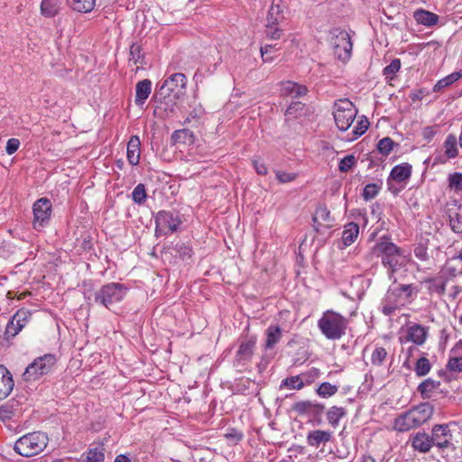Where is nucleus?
Returning <instances> with one entry per match:
<instances>
[{
  "label": "nucleus",
  "instance_id": "obj_43",
  "mask_svg": "<svg viewBox=\"0 0 462 462\" xmlns=\"http://www.w3.org/2000/svg\"><path fill=\"white\" fill-rule=\"evenodd\" d=\"M316 403L311 401H300L292 404L291 410L300 416L306 415L310 413Z\"/></svg>",
  "mask_w": 462,
  "mask_h": 462
},
{
  "label": "nucleus",
  "instance_id": "obj_26",
  "mask_svg": "<svg viewBox=\"0 0 462 462\" xmlns=\"http://www.w3.org/2000/svg\"><path fill=\"white\" fill-rule=\"evenodd\" d=\"M141 142L137 135H133L127 143V160L129 163L135 166L140 161Z\"/></svg>",
  "mask_w": 462,
  "mask_h": 462
},
{
  "label": "nucleus",
  "instance_id": "obj_8",
  "mask_svg": "<svg viewBox=\"0 0 462 462\" xmlns=\"http://www.w3.org/2000/svg\"><path fill=\"white\" fill-rule=\"evenodd\" d=\"M357 110L348 99H341L334 104V120L339 131H346L354 122Z\"/></svg>",
  "mask_w": 462,
  "mask_h": 462
},
{
  "label": "nucleus",
  "instance_id": "obj_45",
  "mask_svg": "<svg viewBox=\"0 0 462 462\" xmlns=\"http://www.w3.org/2000/svg\"><path fill=\"white\" fill-rule=\"evenodd\" d=\"M448 188L455 193H462V172H453L448 177Z\"/></svg>",
  "mask_w": 462,
  "mask_h": 462
},
{
  "label": "nucleus",
  "instance_id": "obj_41",
  "mask_svg": "<svg viewBox=\"0 0 462 462\" xmlns=\"http://www.w3.org/2000/svg\"><path fill=\"white\" fill-rule=\"evenodd\" d=\"M338 391V386L336 384H331L328 382H324L319 384L317 388L316 393L319 397L322 398H329L336 394Z\"/></svg>",
  "mask_w": 462,
  "mask_h": 462
},
{
  "label": "nucleus",
  "instance_id": "obj_63",
  "mask_svg": "<svg viewBox=\"0 0 462 462\" xmlns=\"http://www.w3.org/2000/svg\"><path fill=\"white\" fill-rule=\"evenodd\" d=\"M319 369L312 367L308 373L302 374V376L305 378L306 383L310 384L313 380L319 375Z\"/></svg>",
  "mask_w": 462,
  "mask_h": 462
},
{
  "label": "nucleus",
  "instance_id": "obj_18",
  "mask_svg": "<svg viewBox=\"0 0 462 462\" xmlns=\"http://www.w3.org/2000/svg\"><path fill=\"white\" fill-rule=\"evenodd\" d=\"M14 380L11 373L0 365V401L5 399L14 389Z\"/></svg>",
  "mask_w": 462,
  "mask_h": 462
},
{
  "label": "nucleus",
  "instance_id": "obj_22",
  "mask_svg": "<svg viewBox=\"0 0 462 462\" xmlns=\"http://www.w3.org/2000/svg\"><path fill=\"white\" fill-rule=\"evenodd\" d=\"M428 336V330L420 324H413L407 329V339L418 346L425 343Z\"/></svg>",
  "mask_w": 462,
  "mask_h": 462
},
{
  "label": "nucleus",
  "instance_id": "obj_37",
  "mask_svg": "<svg viewBox=\"0 0 462 462\" xmlns=\"http://www.w3.org/2000/svg\"><path fill=\"white\" fill-rule=\"evenodd\" d=\"M303 378L302 374L286 377L282 381L281 388L286 387L291 390H300L307 384Z\"/></svg>",
  "mask_w": 462,
  "mask_h": 462
},
{
  "label": "nucleus",
  "instance_id": "obj_48",
  "mask_svg": "<svg viewBox=\"0 0 462 462\" xmlns=\"http://www.w3.org/2000/svg\"><path fill=\"white\" fill-rule=\"evenodd\" d=\"M144 56L142 53L141 46L137 43H133L130 46V58L129 62H133L134 65H143Z\"/></svg>",
  "mask_w": 462,
  "mask_h": 462
},
{
  "label": "nucleus",
  "instance_id": "obj_11",
  "mask_svg": "<svg viewBox=\"0 0 462 462\" xmlns=\"http://www.w3.org/2000/svg\"><path fill=\"white\" fill-rule=\"evenodd\" d=\"M335 54L337 59L346 61L348 60L352 49L353 43L351 42L349 34L346 31H339L332 41Z\"/></svg>",
  "mask_w": 462,
  "mask_h": 462
},
{
  "label": "nucleus",
  "instance_id": "obj_19",
  "mask_svg": "<svg viewBox=\"0 0 462 462\" xmlns=\"http://www.w3.org/2000/svg\"><path fill=\"white\" fill-rule=\"evenodd\" d=\"M419 426L427 422L433 414V406L430 402H423L410 410Z\"/></svg>",
  "mask_w": 462,
  "mask_h": 462
},
{
  "label": "nucleus",
  "instance_id": "obj_7",
  "mask_svg": "<svg viewBox=\"0 0 462 462\" xmlns=\"http://www.w3.org/2000/svg\"><path fill=\"white\" fill-rule=\"evenodd\" d=\"M57 362L52 354H45L35 358L25 369L23 379L25 382H35L42 376L48 374Z\"/></svg>",
  "mask_w": 462,
  "mask_h": 462
},
{
  "label": "nucleus",
  "instance_id": "obj_28",
  "mask_svg": "<svg viewBox=\"0 0 462 462\" xmlns=\"http://www.w3.org/2000/svg\"><path fill=\"white\" fill-rule=\"evenodd\" d=\"M359 226L355 222H349L344 226L342 232V243L345 247L351 245L358 237Z\"/></svg>",
  "mask_w": 462,
  "mask_h": 462
},
{
  "label": "nucleus",
  "instance_id": "obj_14",
  "mask_svg": "<svg viewBox=\"0 0 462 462\" xmlns=\"http://www.w3.org/2000/svg\"><path fill=\"white\" fill-rule=\"evenodd\" d=\"M411 176V165L408 162L401 163L394 166L387 180L388 189L393 193H397V190H393L391 187V180L397 182H406Z\"/></svg>",
  "mask_w": 462,
  "mask_h": 462
},
{
  "label": "nucleus",
  "instance_id": "obj_57",
  "mask_svg": "<svg viewBox=\"0 0 462 462\" xmlns=\"http://www.w3.org/2000/svg\"><path fill=\"white\" fill-rule=\"evenodd\" d=\"M447 368L453 372H462V357L459 356L450 357Z\"/></svg>",
  "mask_w": 462,
  "mask_h": 462
},
{
  "label": "nucleus",
  "instance_id": "obj_38",
  "mask_svg": "<svg viewBox=\"0 0 462 462\" xmlns=\"http://www.w3.org/2000/svg\"><path fill=\"white\" fill-rule=\"evenodd\" d=\"M264 34L269 40H279L284 34V31L282 28V24L265 23Z\"/></svg>",
  "mask_w": 462,
  "mask_h": 462
},
{
  "label": "nucleus",
  "instance_id": "obj_9",
  "mask_svg": "<svg viewBox=\"0 0 462 462\" xmlns=\"http://www.w3.org/2000/svg\"><path fill=\"white\" fill-rule=\"evenodd\" d=\"M180 224L181 220L178 214L160 210L155 216V236H162L172 234L179 229Z\"/></svg>",
  "mask_w": 462,
  "mask_h": 462
},
{
  "label": "nucleus",
  "instance_id": "obj_29",
  "mask_svg": "<svg viewBox=\"0 0 462 462\" xmlns=\"http://www.w3.org/2000/svg\"><path fill=\"white\" fill-rule=\"evenodd\" d=\"M328 424L334 429L339 425V420L346 416V410L344 407L331 406L326 412Z\"/></svg>",
  "mask_w": 462,
  "mask_h": 462
},
{
  "label": "nucleus",
  "instance_id": "obj_6",
  "mask_svg": "<svg viewBox=\"0 0 462 462\" xmlns=\"http://www.w3.org/2000/svg\"><path fill=\"white\" fill-rule=\"evenodd\" d=\"M49 437L42 431H32L20 437L14 445V450L20 456L31 457L42 453L47 447Z\"/></svg>",
  "mask_w": 462,
  "mask_h": 462
},
{
  "label": "nucleus",
  "instance_id": "obj_15",
  "mask_svg": "<svg viewBox=\"0 0 462 462\" xmlns=\"http://www.w3.org/2000/svg\"><path fill=\"white\" fill-rule=\"evenodd\" d=\"M286 5L282 0H273L266 16V23L273 24H282L285 21Z\"/></svg>",
  "mask_w": 462,
  "mask_h": 462
},
{
  "label": "nucleus",
  "instance_id": "obj_31",
  "mask_svg": "<svg viewBox=\"0 0 462 462\" xmlns=\"http://www.w3.org/2000/svg\"><path fill=\"white\" fill-rule=\"evenodd\" d=\"M102 446L88 448L82 454V462H105V453Z\"/></svg>",
  "mask_w": 462,
  "mask_h": 462
},
{
  "label": "nucleus",
  "instance_id": "obj_55",
  "mask_svg": "<svg viewBox=\"0 0 462 462\" xmlns=\"http://www.w3.org/2000/svg\"><path fill=\"white\" fill-rule=\"evenodd\" d=\"M356 163V160L353 154L346 155L339 162L338 170L341 172H347L355 166Z\"/></svg>",
  "mask_w": 462,
  "mask_h": 462
},
{
  "label": "nucleus",
  "instance_id": "obj_47",
  "mask_svg": "<svg viewBox=\"0 0 462 462\" xmlns=\"http://www.w3.org/2000/svg\"><path fill=\"white\" fill-rule=\"evenodd\" d=\"M23 329V325L19 324V326L15 323L14 319L12 318L6 327L5 330L4 332V339L6 341H9L10 339L14 338L18 333Z\"/></svg>",
  "mask_w": 462,
  "mask_h": 462
},
{
  "label": "nucleus",
  "instance_id": "obj_64",
  "mask_svg": "<svg viewBox=\"0 0 462 462\" xmlns=\"http://www.w3.org/2000/svg\"><path fill=\"white\" fill-rule=\"evenodd\" d=\"M414 254L418 259L421 261H426L429 258L427 248L421 245L415 247Z\"/></svg>",
  "mask_w": 462,
  "mask_h": 462
},
{
  "label": "nucleus",
  "instance_id": "obj_56",
  "mask_svg": "<svg viewBox=\"0 0 462 462\" xmlns=\"http://www.w3.org/2000/svg\"><path fill=\"white\" fill-rule=\"evenodd\" d=\"M444 275L446 276V281L448 279H452L457 277V275L462 274V266L457 267L456 265H452L450 263H448L445 268L442 270Z\"/></svg>",
  "mask_w": 462,
  "mask_h": 462
},
{
  "label": "nucleus",
  "instance_id": "obj_2",
  "mask_svg": "<svg viewBox=\"0 0 462 462\" xmlns=\"http://www.w3.org/2000/svg\"><path fill=\"white\" fill-rule=\"evenodd\" d=\"M372 252L375 256L381 257L382 264L387 269L390 279L394 277V274L408 263L403 250L393 243L386 236H382L375 243Z\"/></svg>",
  "mask_w": 462,
  "mask_h": 462
},
{
  "label": "nucleus",
  "instance_id": "obj_12",
  "mask_svg": "<svg viewBox=\"0 0 462 462\" xmlns=\"http://www.w3.org/2000/svg\"><path fill=\"white\" fill-rule=\"evenodd\" d=\"M257 337L253 335L244 338L236 353L235 363L239 365H245L251 361L256 346Z\"/></svg>",
  "mask_w": 462,
  "mask_h": 462
},
{
  "label": "nucleus",
  "instance_id": "obj_36",
  "mask_svg": "<svg viewBox=\"0 0 462 462\" xmlns=\"http://www.w3.org/2000/svg\"><path fill=\"white\" fill-rule=\"evenodd\" d=\"M425 283L429 284L428 291L430 294L437 293L443 295L446 291L447 281L440 278H427L424 280Z\"/></svg>",
  "mask_w": 462,
  "mask_h": 462
},
{
  "label": "nucleus",
  "instance_id": "obj_53",
  "mask_svg": "<svg viewBox=\"0 0 462 462\" xmlns=\"http://www.w3.org/2000/svg\"><path fill=\"white\" fill-rule=\"evenodd\" d=\"M395 145L397 144L393 141L392 138L384 137L378 142L377 150L383 155L387 156L390 154Z\"/></svg>",
  "mask_w": 462,
  "mask_h": 462
},
{
  "label": "nucleus",
  "instance_id": "obj_4",
  "mask_svg": "<svg viewBox=\"0 0 462 462\" xmlns=\"http://www.w3.org/2000/svg\"><path fill=\"white\" fill-rule=\"evenodd\" d=\"M128 291L129 288L125 284L112 282L102 285L91 295L85 293V299L87 301L93 300L95 304L110 310L111 306L125 299Z\"/></svg>",
  "mask_w": 462,
  "mask_h": 462
},
{
  "label": "nucleus",
  "instance_id": "obj_20",
  "mask_svg": "<svg viewBox=\"0 0 462 462\" xmlns=\"http://www.w3.org/2000/svg\"><path fill=\"white\" fill-rule=\"evenodd\" d=\"M393 427L396 430L403 432L417 428L419 425L409 410L395 419Z\"/></svg>",
  "mask_w": 462,
  "mask_h": 462
},
{
  "label": "nucleus",
  "instance_id": "obj_60",
  "mask_svg": "<svg viewBox=\"0 0 462 462\" xmlns=\"http://www.w3.org/2000/svg\"><path fill=\"white\" fill-rule=\"evenodd\" d=\"M20 147V141L17 138H11L7 141L5 152L7 154H14Z\"/></svg>",
  "mask_w": 462,
  "mask_h": 462
},
{
  "label": "nucleus",
  "instance_id": "obj_10",
  "mask_svg": "<svg viewBox=\"0 0 462 462\" xmlns=\"http://www.w3.org/2000/svg\"><path fill=\"white\" fill-rule=\"evenodd\" d=\"M51 203L50 199L42 198L36 200L32 206L33 227L40 229L49 224L51 214Z\"/></svg>",
  "mask_w": 462,
  "mask_h": 462
},
{
  "label": "nucleus",
  "instance_id": "obj_62",
  "mask_svg": "<svg viewBox=\"0 0 462 462\" xmlns=\"http://www.w3.org/2000/svg\"><path fill=\"white\" fill-rule=\"evenodd\" d=\"M243 436V433L236 429H229L227 432L225 434V437L227 439H231L235 442L242 440Z\"/></svg>",
  "mask_w": 462,
  "mask_h": 462
},
{
  "label": "nucleus",
  "instance_id": "obj_13",
  "mask_svg": "<svg viewBox=\"0 0 462 462\" xmlns=\"http://www.w3.org/2000/svg\"><path fill=\"white\" fill-rule=\"evenodd\" d=\"M432 440L439 448L444 449L454 446L451 443L452 434L448 424H438L432 428Z\"/></svg>",
  "mask_w": 462,
  "mask_h": 462
},
{
  "label": "nucleus",
  "instance_id": "obj_61",
  "mask_svg": "<svg viewBox=\"0 0 462 462\" xmlns=\"http://www.w3.org/2000/svg\"><path fill=\"white\" fill-rule=\"evenodd\" d=\"M277 49L275 48V45L265 44V45L262 46L261 49H260V51H261V55H262L263 60V61L272 60V58L271 57L269 58L267 55L269 53H273Z\"/></svg>",
  "mask_w": 462,
  "mask_h": 462
},
{
  "label": "nucleus",
  "instance_id": "obj_51",
  "mask_svg": "<svg viewBox=\"0 0 462 462\" xmlns=\"http://www.w3.org/2000/svg\"><path fill=\"white\" fill-rule=\"evenodd\" d=\"M132 199L134 202L138 205H143L145 202L147 194L145 186L143 183H139L135 186L132 192Z\"/></svg>",
  "mask_w": 462,
  "mask_h": 462
},
{
  "label": "nucleus",
  "instance_id": "obj_46",
  "mask_svg": "<svg viewBox=\"0 0 462 462\" xmlns=\"http://www.w3.org/2000/svg\"><path fill=\"white\" fill-rule=\"evenodd\" d=\"M382 189V185L378 183H368L365 186L362 197L365 201L374 199Z\"/></svg>",
  "mask_w": 462,
  "mask_h": 462
},
{
  "label": "nucleus",
  "instance_id": "obj_35",
  "mask_svg": "<svg viewBox=\"0 0 462 462\" xmlns=\"http://www.w3.org/2000/svg\"><path fill=\"white\" fill-rule=\"evenodd\" d=\"M460 78H462V69L452 72L451 74L438 80L433 87V91L439 92L446 88L447 87L452 85L454 82L457 81Z\"/></svg>",
  "mask_w": 462,
  "mask_h": 462
},
{
  "label": "nucleus",
  "instance_id": "obj_33",
  "mask_svg": "<svg viewBox=\"0 0 462 462\" xmlns=\"http://www.w3.org/2000/svg\"><path fill=\"white\" fill-rule=\"evenodd\" d=\"M447 159H454L458 155L457 139L454 134H448L443 143Z\"/></svg>",
  "mask_w": 462,
  "mask_h": 462
},
{
  "label": "nucleus",
  "instance_id": "obj_21",
  "mask_svg": "<svg viewBox=\"0 0 462 462\" xmlns=\"http://www.w3.org/2000/svg\"><path fill=\"white\" fill-rule=\"evenodd\" d=\"M411 447L421 453L430 451L434 445L432 438L425 432H418L411 439Z\"/></svg>",
  "mask_w": 462,
  "mask_h": 462
},
{
  "label": "nucleus",
  "instance_id": "obj_23",
  "mask_svg": "<svg viewBox=\"0 0 462 462\" xmlns=\"http://www.w3.org/2000/svg\"><path fill=\"white\" fill-rule=\"evenodd\" d=\"M413 18L419 24L426 27H432L436 25L439 20V16L432 12L425 9H417L413 13Z\"/></svg>",
  "mask_w": 462,
  "mask_h": 462
},
{
  "label": "nucleus",
  "instance_id": "obj_44",
  "mask_svg": "<svg viewBox=\"0 0 462 462\" xmlns=\"http://www.w3.org/2000/svg\"><path fill=\"white\" fill-rule=\"evenodd\" d=\"M325 410V405L319 402H317L314 407L310 411L309 415L311 417L310 420L313 425L319 426L323 423L322 415Z\"/></svg>",
  "mask_w": 462,
  "mask_h": 462
},
{
  "label": "nucleus",
  "instance_id": "obj_49",
  "mask_svg": "<svg viewBox=\"0 0 462 462\" xmlns=\"http://www.w3.org/2000/svg\"><path fill=\"white\" fill-rule=\"evenodd\" d=\"M387 357V351L383 346H376L371 356L373 365L381 366Z\"/></svg>",
  "mask_w": 462,
  "mask_h": 462
},
{
  "label": "nucleus",
  "instance_id": "obj_50",
  "mask_svg": "<svg viewBox=\"0 0 462 462\" xmlns=\"http://www.w3.org/2000/svg\"><path fill=\"white\" fill-rule=\"evenodd\" d=\"M314 222L322 221L328 223V226H330V222H332V217L330 211L328 209L326 206H319L317 208L315 216L313 217Z\"/></svg>",
  "mask_w": 462,
  "mask_h": 462
},
{
  "label": "nucleus",
  "instance_id": "obj_58",
  "mask_svg": "<svg viewBox=\"0 0 462 462\" xmlns=\"http://www.w3.org/2000/svg\"><path fill=\"white\" fill-rule=\"evenodd\" d=\"M276 179L280 183H288L296 180L298 174L294 172H286L282 171H277L275 172Z\"/></svg>",
  "mask_w": 462,
  "mask_h": 462
},
{
  "label": "nucleus",
  "instance_id": "obj_30",
  "mask_svg": "<svg viewBox=\"0 0 462 462\" xmlns=\"http://www.w3.org/2000/svg\"><path fill=\"white\" fill-rule=\"evenodd\" d=\"M440 385L439 381H435L431 378H428L421 382L418 387L417 391L420 394L422 399H430L432 393L437 390Z\"/></svg>",
  "mask_w": 462,
  "mask_h": 462
},
{
  "label": "nucleus",
  "instance_id": "obj_25",
  "mask_svg": "<svg viewBox=\"0 0 462 462\" xmlns=\"http://www.w3.org/2000/svg\"><path fill=\"white\" fill-rule=\"evenodd\" d=\"M152 91V82L150 79H143L137 82L135 86V104L142 106L148 98Z\"/></svg>",
  "mask_w": 462,
  "mask_h": 462
},
{
  "label": "nucleus",
  "instance_id": "obj_32",
  "mask_svg": "<svg viewBox=\"0 0 462 462\" xmlns=\"http://www.w3.org/2000/svg\"><path fill=\"white\" fill-rule=\"evenodd\" d=\"M60 0H42L41 14L45 17H54L59 14Z\"/></svg>",
  "mask_w": 462,
  "mask_h": 462
},
{
  "label": "nucleus",
  "instance_id": "obj_27",
  "mask_svg": "<svg viewBox=\"0 0 462 462\" xmlns=\"http://www.w3.org/2000/svg\"><path fill=\"white\" fill-rule=\"evenodd\" d=\"M449 226L456 234H462V206H455L448 210Z\"/></svg>",
  "mask_w": 462,
  "mask_h": 462
},
{
  "label": "nucleus",
  "instance_id": "obj_24",
  "mask_svg": "<svg viewBox=\"0 0 462 462\" xmlns=\"http://www.w3.org/2000/svg\"><path fill=\"white\" fill-rule=\"evenodd\" d=\"M266 340L264 343V350L273 349L277 343L280 342L282 332L279 325L271 324L264 332Z\"/></svg>",
  "mask_w": 462,
  "mask_h": 462
},
{
  "label": "nucleus",
  "instance_id": "obj_59",
  "mask_svg": "<svg viewBox=\"0 0 462 462\" xmlns=\"http://www.w3.org/2000/svg\"><path fill=\"white\" fill-rule=\"evenodd\" d=\"M369 125H370L369 121L365 117H364L360 121H358L357 125L355 126V128L353 130L355 138H357L358 136H361L362 134H364L366 132V130L368 129Z\"/></svg>",
  "mask_w": 462,
  "mask_h": 462
},
{
  "label": "nucleus",
  "instance_id": "obj_52",
  "mask_svg": "<svg viewBox=\"0 0 462 462\" xmlns=\"http://www.w3.org/2000/svg\"><path fill=\"white\" fill-rule=\"evenodd\" d=\"M12 318L18 326L19 324L23 325V328L32 318V311L26 309H20Z\"/></svg>",
  "mask_w": 462,
  "mask_h": 462
},
{
  "label": "nucleus",
  "instance_id": "obj_16",
  "mask_svg": "<svg viewBox=\"0 0 462 462\" xmlns=\"http://www.w3.org/2000/svg\"><path fill=\"white\" fill-rule=\"evenodd\" d=\"M308 93V88L305 85L294 81L287 80L282 82L281 96L291 97L293 98L305 96Z\"/></svg>",
  "mask_w": 462,
  "mask_h": 462
},
{
  "label": "nucleus",
  "instance_id": "obj_17",
  "mask_svg": "<svg viewBox=\"0 0 462 462\" xmlns=\"http://www.w3.org/2000/svg\"><path fill=\"white\" fill-rule=\"evenodd\" d=\"M332 432L329 430H315L309 431L306 437L307 444L310 447L319 448L321 444L330 442Z\"/></svg>",
  "mask_w": 462,
  "mask_h": 462
},
{
  "label": "nucleus",
  "instance_id": "obj_34",
  "mask_svg": "<svg viewBox=\"0 0 462 462\" xmlns=\"http://www.w3.org/2000/svg\"><path fill=\"white\" fill-rule=\"evenodd\" d=\"M68 5L79 13H89L96 5V0H67Z\"/></svg>",
  "mask_w": 462,
  "mask_h": 462
},
{
  "label": "nucleus",
  "instance_id": "obj_1",
  "mask_svg": "<svg viewBox=\"0 0 462 462\" xmlns=\"http://www.w3.org/2000/svg\"><path fill=\"white\" fill-rule=\"evenodd\" d=\"M187 79L183 73L171 75L160 87L157 96H160V104L154 108V115L163 118L167 111H173L175 103L171 99H179L186 93Z\"/></svg>",
  "mask_w": 462,
  "mask_h": 462
},
{
  "label": "nucleus",
  "instance_id": "obj_3",
  "mask_svg": "<svg viewBox=\"0 0 462 462\" xmlns=\"http://www.w3.org/2000/svg\"><path fill=\"white\" fill-rule=\"evenodd\" d=\"M420 289L411 284H398L390 287L381 300L380 308L384 316H391L396 310L411 303L419 294Z\"/></svg>",
  "mask_w": 462,
  "mask_h": 462
},
{
  "label": "nucleus",
  "instance_id": "obj_42",
  "mask_svg": "<svg viewBox=\"0 0 462 462\" xmlns=\"http://www.w3.org/2000/svg\"><path fill=\"white\" fill-rule=\"evenodd\" d=\"M430 369L431 364L430 360L425 356H421L417 360L414 371L417 376L422 377L427 375L430 373Z\"/></svg>",
  "mask_w": 462,
  "mask_h": 462
},
{
  "label": "nucleus",
  "instance_id": "obj_54",
  "mask_svg": "<svg viewBox=\"0 0 462 462\" xmlns=\"http://www.w3.org/2000/svg\"><path fill=\"white\" fill-rule=\"evenodd\" d=\"M174 250L182 260L189 259L193 254L192 248L186 243H177Z\"/></svg>",
  "mask_w": 462,
  "mask_h": 462
},
{
  "label": "nucleus",
  "instance_id": "obj_39",
  "mask_svg": "<svg viewBox=\"0 0 462 462\" xmlns=\"http://www.w3.org/2000/svg\"><path fill=\"white\" fill-rule=\"evenodd\" d=\"M305 104L300 101L291 102L285 111V116L288 120L295 119L303 115Z\"/></svg>",
  "mask_w": 462,
  "mask_h": 462
},
{
  "label": "nucleus",
  "instance_id": "obj_40",
  "mask_svg": "<svg viewBox=\"0 0 462 462\" xmlns=\"http://www.w3.org/2000/svg\"><path fill=\"white\" fill-rule=\"evenodd\" d=\"M400 59H393L389 65L384 67L383 69V75L384 76L386 81H392L395 78V75L400 70Z\"/></svg>",
  "mask_w": 462,
  "mask_h": 462
},
{
  "label": "nucleus",
  "instance_id": "obj_5",
  "mask_svg": "<svg viewBox=\"0 0 462 462\" xmlns=\"http://www.w3.org/2000/svg\"><path fill=\"white\" fill-rule=\"evenodd\" d=\"M347 326V319L331 310L323 312L318 320L319 329L329 340L340 339L346 334Z\"/></svg>",
  "mask_w": 462,
  "mask_h": 462
}]
</instances>
